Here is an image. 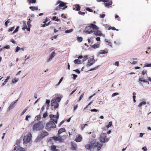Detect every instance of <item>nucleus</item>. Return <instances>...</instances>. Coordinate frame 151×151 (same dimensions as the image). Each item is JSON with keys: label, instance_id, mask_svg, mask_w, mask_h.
<instances>
[{"label": "nucleus", "instance_id": "38", "mask_svg": "<svg viewBox=\"0 0 151 151\" xmlns=\"http://www.w3.org/2000/svg\"><path fill=\"white\" fill-rule=\"evenodd\" d=\"M73 31V29H70L67 30L65 31V32L66 33H69Z\"/></svg>", "mask_w": 151, "mask_h": 151}, {"label": "nucleus", "instance_id": "49", "mask_svg": "<svg viewBox=\"0 0 151 151\" xmlns=\"http://www.w3.org/2000/svg\"><path fill=\"white\" fill-rule=\"evenodd\" d=\"M105 41L106 42L108 43V45H109L110 46H111V42H110L108 41V40L107 39H105Z\"/></svg>", "mask_w": 151, "mask_h": 151}, {"label": "nucleus", "instance_id": "6", "mask_svg": "<svg viewBox=\"0 0 151 151\" xmlns=\"http://www.w3.org/2000/svg\"><path fill=\"white\" fill-rule=\"evenodd\" d=\"M32 137V134L30 133H29L24 136L23 139V143L26 144L30 142Z\"/></svg>", "mask_w": 151, "mask_h": 151}, {"label": "nucleus", "instance_id": "18", "mask_svg": "<svg viewBox=\"0 0 151 151\" xmlns=\"http://www.w3.org/2000/svg\"><path fill=\"white\" fill-rule=\"evenodd\" d=\"M50 149L51 151H60L59 149H56V146L55 145L51 146Z\"/></svg>", "mask_w": 151, "mask_h": 151}, {"label": "nucleus", "instance_id": "20", "mask_svg": "<svg viewBox=\"0 0 151 151\" xmlns=\"http://www.w3.org/2000/svg\"><path fill=\"white\" fill-rule=\"evenodd\" d=\"M65 131V129L64 128H62L58 130V135H60L61 133Z\"/></svg>", "mask_w": 151, "mask_h": 151}, {"label": "nucleus", "instance_id": "45", "mask_svg": "<svg viewBox=\"0 0 151 151\" xmlns=\"http://www.w3.org/2000/svg\"><path fill=\"white\" fill-rule=\"evenodd\" d=\"M50 22H49L48 23H46L45 24H43L42 26V27H44L45 26H47L49 25L50 24Z\"/></svg>", "mask_w": 151, "mask_h": 151}, {"label": "nucleus", "instance_id": "13", "mask_svg": "<svg viewBox=\"0 0 151 151\" xmlns=\"http://www.w3.org/2000/svg\"><path fill=\"white\" fill-rule=\"evenodd\" d=\"M53 138L55 141H58L59 142H62L63 141L62 137L60 136H59L58 137H53Z\"/></svg>", "mask_w": 151, "mask_h": 151}, {"label": "nucleus", "instance_id": "39", "mask_svg": "<svg viewBox=\"0 0 151 151\" xmlns=\"http://www.w3.org/2000/svg\"><path fill=\"white\" fill-rule=\"evenodd\" d=\"M28 109V107H27L23 111L21 114V115H23Z\"/></svg>", "mask_w": 151, "mask_h": 151}, {"label": "nucleus", "instance_id": "8", "mask_svg": "<svg viewBox=\"0 0 151 151\" xmlns=\"http://www.w3.org/2000/svg\"><path fill=\"white\" fill-rule=\"evenodd\" d=\"M49 116L51 119L52 121H53L55 124L57 123L58 119V118L59 117L58 112V111L57 112V116L53 115L52 114H50L49 115Z\"/></svg>", "mask_w": 151, "mask_h": 151}, {"label": "nucleus", "instance_id": "12", "mask_svg": "<svg viewBox=\"0 0 151 151\" xmlns=\"http://www.w3.org/2000/svg\"><path fill=\"white\" fill-rule=\"evenodd\" d=\"M26 149L25 148H22L19 146H16L14 148V150L13 151H25Z\"/></svg>", "mask_w": 151, "mask_h": 151}, {"label": "nucleus", "instance_id": "51", "mask_svg": "<svg viewBox=\"0 0 151 151\" xmlns=\"http://www.w3.org/2000/svg\"><path fill=\"white\" fill-rule=\"evenodd\" d=\"M119 93H114L112 94V96L114 97L116 95H119Z\"/></svg>", "mask_w": 151, "mask_h": 151}, {"label": "nucleus", "instance_id": "34", "mask_svg": "<svg viewBox=\"0 0 151 151\" xmlns=\"http://www.w3.org/2000/svg\"><path fill=\"white\" fill-rule=\"evenodd\" d=\"M99 45L97 44H94L92 46L93 48H96L99 47Z\"/></svg>", "mask_w": 151, "mask_h": 151}, {"label": "nucleus", "instance_id": "5", "mask_svg": "<svg viewBox=\"0 0 151 151\" xmlns=\"http://www.w3.org/2000/svg\"><path fill=\"white\" fill-rule=\"evenodd\" d=\"M56 127L55 124L54 122L50 121L47 123L45 128L47 131H50L52 128H55Z\"/></svg>", "mask_w": 151, "mask_h": 151}, {"label": "nucleus", "instance_id": "15", "mask_svg": "<svg viewBox=\"0 0 151 151\" xmlns=\"http://www.w3.org/2000/svg\"><path fill=\"white\" fill-rule=\"evenodd\" d=\"M94 63V62L93 61V59H89L88 60V63L86 65V66L87 67L90 66L92 65Z\"/></svg>", "mask_w": 151, "mask_h": 151}, {"label": "nucleus", "instance_id": "37", "mask_svg": "<svg viewBox=\"0 0 151 151\" xmlns=\"http://www.w3.org/2000/svg\"><path fill=\"white\" fill-rule=\"evenodd\" d=\"M77 40L79 42H81L82 41L83 39L81 37H77Z\"/></svg>", "mask_w": 151, "mask_h": 151}, {"label": "nucleus", "instance_id": "59", "mask_svg": "<svg viewBox=\"0 0 151 151\" xmlns=\"http://www.w3.org/2000/svg\"><path fill=\"white\" fill-rule=\"evenodd\" d=\"M83 95H84V93H82L81 95V96H80V98H79V99L78 100V101H79L80 100H81L82 98L83 97Z\"/></svg>", "mask_w": 151, "mask_h": 151}, {"label": "nucleus", "instance_id": "10", "mask_svg": "<svg viewBox=\"0 0 151 151\" xmlns=\"http://www.w3.org/2000/svg\"><path fill=\"white\" fill-rule=\"evenodd\" d=\"M99 28L97 26V28L94 29L93 30V34L96 36H101L102 35L101 31L99 30Z\"/></svg>", "mask_w": 151, "mask_h": 151}, {"label": "nucleus", "instance_id": "40", "mask_svg": "<svg viewBox=\"0 0 151 151\" xmlns=\"http://www.w3.org/2000/svg\"><path fill=\"white\" fill-rule=\"evenodd\" d=\"M19 28V26H17L16 28L15 29L14 31L13 32V33H14L16 32H17L18 31V29Z\"/></svg>", "mask_w": 151, "mask_h": 151}, {"label": "nucleus", "instance_id": "27", "mask_svg": "<svg viewBox=\"0 0 151 151\" xmlns=\"http://www.w3.org/2000/svg\"><path fill=\"white\" fill-rule=\"evenodd\" d=\"M146 104V102L145 101H143L140 102L138 105V107H140L142 105H145Z\"/></svg>", "mask_w": 151, "mask_h": 151}, {"label": "nucleus", "instance_id": "2", "mask_svg": "<svg viewBox=\"0 0 151 151\" xmlns=\"http://www.w3.org/2000/svg\"><path fill=\"white\" fill-rule=\"evenodd\" d=\"M89 24L85 28L84 32L86 34H91L93 32L94 29L97 28V26L94 24L91 23Z\"/></svg>", "mask_w": 151, "mask_h": 151}, {"label": "nucleus", "instance_id": "64", "mask_svg": "<svg viewBox=\"0 0 151 151\" xmlns=\"http://www.w3.org/2000/svg\"><path fill=\"white\" fill-rule=\"evenodd\" d=\"M114 64L115 65L119 66V63L118 61L116 62Z\"/></svg>", "mask_w": 151, "mask_h": 151}, {"label": "nucleus", "instance_id": "53", "mask_svg": "<svg viewBox=\"0 0 151 151\" xmlns=\"http://www.w3.org/2000/svg\"><path fill=\"white\" fill-rule=\"evenodd\" d=\"M20 49V48L19 47L17 46L16 47V51H15L16 52H18L19 51V50Z\"/></svg>", "mask_w": 151, "mask_h": 151}, {"label": "nucleus", "instance_id": "1", "mask_svg": "<svg viewBox=\"0 0 151 151\" xmlns=\"http://www.w3.org/2000/svg\"><path fill=\"white\" fill-rule=\"evenodd\" d=\"M102 145L96 142V139L90 140L88 143L85 145V147L87 150L91 151L95 147H97L98 150H99L101 148Z\"/></svg>", "mask_w": 151, "mask_h": 151}, {"label": "nucleus", "instance_id": "26", "mask_svg": "<svg viewBox=\"0 0 151 151\" xmlns=\"http://www.w3.org/2000/svg\"><path fill=\"white\" fill-rule=\"evenodd\" d=\"M74 63L75 64H80L81 63V61L78 59H76L74 61Z\"/></svg>", "mask_w": 151, "mask_h": 151}, {"label": "nucleus", "instance_id": "25", "mask_svg": "<svg viewBox=\"0 0 151 151\" xmlns=\"http://www.w3.org/2000/svg\"><path fill=\"white\" fill-rule=\"evenodd\" d=\"M27 1H28L29 4H31L35 3L36 2V0H28Z\"/></svg>", "mask_w": 151, "mask_h": 151}, {"label": "nucleus", "instance_id": "44", "mask_svg": "<svg viewBox=\"0 0 151 151\" xmlns=\"http://www.w3.org/2000/svg\"><path fill=\"white\" fill-rule=\"evenodd\" d=\"M15 28V26H13L9 30V32H11L13 31Z\"/></svg>", "mask_w": 151, "mask_h": 151}, {"label": "nucleus", "instance_id": "60", "mask_svg": "<svg viewBox=\"0 0 151 151\" xmlns=\"http://www.w3.org/2000/svg\"><path fill=\"white\" fill-rule=\"evenodd\" d=\"M105 14H100V17L102 18H104L105 17Z\"/></svg>", "mask_w": 151, "mask_h": 151}, {"label": "nucleus", "instance_id": "33", "mask_svg": "<svg viewBox=\"0 0 151 151\" xmlns=\"http://www.w3.org/2000/svg\"><path fill=\"white\" fill-rule=\"evenodd\" d=\"M106 52H106V51L105 50H101L99 52V54H105Z\"/></svg>", "mask_w": 151, "mask_h": 151}, {"label": "nucleus", "instance_id": "52", "mask_svg": "<svg viewBox=\"0 0 151 151\" xmlns=\"http://www.w3.org/2000/svg\"><path fill=\"white\" fill-rule=\"evenodd\" d=\"M63 79V77H62L60 79L59 81V82L57 84V85H59L60 83L61 82V81H62Z\"/></svg>", "mask_w": 151, "mask_h": 151}, {"label": "nucleus", "instance_id": "61", "mask_svg": "<svg viewBox=\"0 0 151 151\" xmlns=\"http://www.w3.org/2000/svg\"><path fill=\"white\" fill-rule=\"evenodd\" d=\"M30 116L27 115L25 119L27 121H28V118H30Z\"/></svg>", "mask_w": 151, "mask_h": 151}, {"label": "nucleus", "instance_id": "4", "mask_svg": "<svg viewBox=\"0 0 151 151\" xmlns=\"http://www.w3.org/2000/svg\"><path fill=\"white\" fill-rule=\"evenodd\" d=\"M44 128V125L41 122L34 124L33 126V129L34 131H40L42 129Z\"/></svg>", "mask_w": 151, "mask_h": 151}, {"label": "nucleus", "instance_id": "30", "mask_svg": "<svg viewBox=\"0 0 151 151\" xmlns=\"http://www.w3.org/2000/svg\"><path fill=\"white\" fill-rule=\"evenodd\" d=\"M18 78H15L12 79V82L13 83H15L18 81Z\"/></svg>", "mask_w": 151, "mask_h": 151}, {"label": "nucleus", "instance_id": "46", "mask_svg": "<svg viewBox=\"0 0 151 151\" xmlns=\"http://www.w3.org/2000/svg\"><path fill=\"white\" fill-rule=\"evenodd\" d=\"M151 67V63L149 64H146L145 65V66L143 67V68L145 67Z\"/></svg>", "mask_w": 151, "mask_h": 151}, {"label": "nucleus", "instance_id": "32", "mask_svg": "<svg viewBox=\"0 0 151 151\" xmlns=\"http://www.w3.org/2000/svg\"><path fill=\"white\" fill-rule=\"evenodd\" d=\"M139 81H143V82L145 83H149L148 82L145 80H143V78H139Z\"/></svg>", "mask_w": 151, "mask_h": 151}, {"label": "nucleus", "instance_id": "63", "mask_svg": "<svg viewBox=\"0 0 151 151\" xmlns=\"http://www.w3.org/2000/svg\"><path fill=\"white\" fill-rule=\"evenodd\" d=\"M73 71L76 72L78 74H79L80 73V71L78 69H76L75 70H74Z\"/></svg>", "mask_w": 151, "mask_h": 151}, {"label": "nucleus", "instance_id": "56", "mask_svg": "<svg viewBox=\"0 0 151 151\" xmlns=\"http://www.w3.org/2000/svg\"><path fill=\"white\" fill-rule=\"evenodd\" d=\"M142 149L143 150V151H146L147 150L146 147H144L142 148Z\"/></svg>", "mask_w": 151, "mask_h": 151}, {"label": "nucleus", "instance_id": "29", "mask_svg": "<svg viewBox=\"0 0 151 151\" xmlns=\"http://www.w3.org/2000/svg\"><path fill=\"white\" fill-rule=\"evenodd\" d=\"M111 29L112 30H116V31H118L119 30L118 29H116L114 27H111V26H110L108 28V30H110Z\"/></svg>", "mask_w": 151, "mask_h": 151}, {"label": "nucleus", "instance_id": "9", "mask_svg": "<svg viewBox=\"0 0 151 151\" xmlns=\"http://www.w3.org/2000/svg\"><path fill=\"white\" fill-rule=\"evenodd\" d=\"M49 134L47 132L45 131H42L40 136H38L37 138V140H40L42 138H43L44 137H45L47 136Z\"/></svg>", "mask_w": 151, "mask_h": 151}, {"label": "nucleus", "instance_id": "21", "mask_svg": "<svg viewBox=\"0 0 151 151\" xmlns=\"http://www.w3.org/2000/svg\"><path fill=\"white\" fill-rule=\"evenodd\" d=\"M52 106H54V108L55 109H56L59 106V104L58 103H56L55 102H52Z\"/></svg>", "mask_w": 151, "mask_h": 151}, {"label": "nucleus", "instance_id": "36", "mask_svg": "<svg viewBox=\"0 0 151 151\" xmlns=\"http://www.w3.org/2000/svg\"><path fill=\"white\" fill-rule=\"evenodd\" d=\"M112 125V122H109V124L106 126V127L108 128L111 127Z\"/></svg>", "mask_w": 151, "mask_h": 151}, {"label": "nucleus", "instance_id": "23", "mask_svg": "<svg viewBox=\"0 0 151 151\" xmlns=\"http://www.w3.org/2000/svg\"><path fill=\"white\" fill-rule=\"evenodd\" d=\"M21 142V139H18L16 140V145L17 146H19Z\"/></svg>", "mask_w": 151, "mask_h": 151}, {"label": "nucleus", "instance_id": "3", "mask_svg": "<svg viewBox=\"0 0 151 151\" xmlns=\"http://www.w3.org/2000/svg\"><path fill=\"white\" fill-rule=\"evenodd\" d=\"M60 4L58 6H56L55 9L56 11H59L62 9L63 10H64L67 6H66V3L60 1H58L55 4V6L58 5Z\"/></svg>", "mask_w": 151, "mask_h": 151}, {"label": "nucleus", "instance_id": "55", "mask_svg": "<svg viewBox=\"0 0 151 151\" xmlns=\"http://www.w3.org/2000/svg\"><path fill=\"white\" fill-rule=\"evenodd\" d=\"M78 13H79V14L81 15H84V14H85V12H81V11H79L78 12Z\"/></svg>", "mask_w": 151, "mask_h": 151}, {"label": "nucleus", "instance_id": "57", "mask_svg": "<svg viewBox=\"0 0 151 151\" xmlns=\"http://www.w3.org/2000/svg\"><path fill=\"white\" fill-rule=\"evenodd\" d=\"M47 113H44L43 115V118H46L47 116Z\"/></svg>", "mask_w": 151, "mask_h": 151}, {"label": "nucleus", "instance_id": "62", "mask_svg": "<svg viewBox=\"0 0 151 151\" xmlns=\"http://www.w3.org/2000/svg\"><path fill=\"white\" fill-rule=\"evenodd\" d=\"M78 107V104H76V105H75L73 109V111H74Z\"/></svg>", "mask_w": 151, "mask_h": 151}, {"label": "nucleus", "instance_id": "54", "mask_svg": "<svg viewBox=\"0 0 151 151\" xmlns=\"http://www.w3.org/2000/svg\"><path fill=\"white\" fill-rule=\"evenodd\" d=\"M85 127V126H84L83 124H81V128L82 130H83Z\"/></svg>", "mask_w": 151, "mask_h": 151}, {"label": "nucleus", "instance_id": "48", "mask_svg": "<svg viewBox=\"0 0 151 151\" xmlns=\"http://www.w3.org/2000/svg\"><path fill=\"white\" fill-rule=\"evenodd\" d=\"M52 140H54L53 137H50L49 138V139L48 140V141L49 142H52Z\"/></svg>", "mask_w": 151, "mask_h": 151}, {"label": "nucleus", "instance_id": "11", "mask_svg": "<svg viewBox=\"0 0 151 151\" xmlns=\"http://www.w3.org/2000/svg\"><path fill=\"white\" fill-rule=\"evenodd\" d=\"M102 2L105 3L104 4L106 7H109L112 4V2L111 0H102Z\"/></svg>", "mask_w": 151, "mask_h": 151}, {"label": "nucleus", "instance_id": "24", "mask_svg": "<svg viewBox=\"0 0 151 151\" xmlns=\"http://www.w3.org/2000/svg\"><path fill=\"white\" fill-rule=\"evenodd\" d=\"M23 23L24 26L22 27V29L23 30H24L27 28V26L26 25V22L25 21H23Z\"/></svg>", "mask_w": 151, "mask_h": 151}, {"label": "nucleus", "instance_id": "14", "mask_svg": "<svg viewBox=\"0 0 151 151\" xmlns=\"http://www.w3.org/2000/svg\"><path fill=\"white\" fill-rule=\"evenodd\" d=\"M82 140V136L80 134H78V136L76 137V138L75 141L76 142H81Z\"/></svg>", "mask_w": 151, "mask_h": 151}, {"label": "nucleus", "instance_id": "47", "mask_svg": "<svg viewBox=\"0 0 151 151\" xmlns=\"http://www.w3.org/2000/svg\"><path fill=\"white\" fill-rule=\"evenodd\" d=\"M86 10L89 12H93V10L89 8H87L86 9Z\"/></svg>", "mask_w": 151, "mask_h": 151}, {"label": "nucleus", "instance_id": "17", "mask_svg": "<svg viewBox=\"0 0 151 151\" xmlns=\"http://www.w3.org/2000/svg\"><path fill=\"white\" fill-rule=\"evenodd\" d=\"M77 147V145L76 144L72 143L71 144V149L73 150H76Z\"/></svg>", "mask_w": 151, "mask_h": 151}, {"label": "nucleus", "instance_id": "43", "mask_svg": "<svg viewBox=\"0 0 151 151\" xmlns=\"http://www.w3.org/2000/svg\"><path fill=\"white\" fill-rule=\"evenodd\" d=\"M98 66L96 67H95V68H92L89 70H88V71H92V70H96L97 69V68H98Z\"/></svg>", "mask_w": 151, "mask_h": 151}, {"label": "nucleus", "instance_id": "50", "mask_svg": "<svg viewBox=\"0 0 151 151\" xmlns=\"http://www.w3.org/2000/svg\"><path fill=\"white\" fill-rule=\"evenodd\" d=\"M72 75H73V79L74 80H75L76 78V77H77V76L76 75L73 74H72Z\"/></svg>", "mask_w": 151, "mask_h": 151}, {"label": "nucleus", "instance_id": "41", "mask_svg": "<svg viewBox=\"0 0 151 151\" xmlns=\"http://www.w3.org/2000/svg\"><path fill=\"white\" fill-rule=\"evenodd\" d=\"M36 117V120L37 121L40 120L41 118V116L40 115H37Z\"/></svg>", "mask_w": 151, "mask_h": 151}, {"label": "nucleus", "instance_id": "35", "mask_svg": "<svg viewBox=\"0 0 151 151\" xmlns=\"http://www.w3.org/2000/svg\"><path fill=\"white\" fill-rule=\"evenodd\" d=\"M88 59V56L87 55H84L83 58V61H85L87 60Z\"/></svg>", "mask_w": 151, "mask_h": 151}, {"label": "nucleus", "instance_id": "58", "mask_svg": "<svg viewBox=\"0 0 151 151\" xmlns=\"http://www.w3.org/2000/svg\"><path fill=\"white\" fill-rule=\"evenodd\" d=\"M90 111L91 112H97L98 111V110L95 109H91Z\"/></svg>", "mask_w": 151, "mask_h": 151}, {"label": "nucleus", "instance_id": "42", "mask_svg": "<svg viewBox=\"0 0 151 151\" xmlns=\"http://www.w3.org/2000/svg\"><path fill=\"white\" fill-rule=\"evenodd\" d=\"M147 71L146 70H143L142 72V73L143 75H145V74H147Z\"/></svg>", "mask_w": 151, "mask_h": 151}, {"label": "nucleus", "instance_id": "22", "mask_svg": "<svg viewBox=\"0 0 151 151\" xmlns=\"http://www.w3.org/2000/svg\"><path fill=\"white\" fill-rule=\"evenodd\" d=\"M29 8L32 11H37L38 10V8L37 6H31Z\"/></svg>", "mask_w": 151, "mask_h": 151}, {"label": "nucleus", "instance_id": "31", "mask_svg": "<svg viewBox=\"0 0 151 151\" xmlns=\"http://www.w3.org/2000/svg\"><path fill=\"white\" fill-rule=\"evenodd\" d=\"M133 96V101L134 102H136V96L135 95H136V93L135 92H133L132 93Z\"/></svg>", "mask_w": 151, "mask_h": 151}, {"label": "nucleus", "instance_id": "16", "mask_svg": "<svg viewBox=\"0 0 151 151\" xmlns=\"http://www.w3.org/2000/svg\"><path fill=\"white\" fill-rule=\"evenodd\" d=\"M73 9L74 10H76V11H78L80 10L81 7L79 5L76 4L73 6Z\"/></svg>", "mask_w": 151, "mask_h": 151}, {"label": "nucleus", "instance_id": "19", "mask_svg": "<svg viewBox=\"0 0 151 151\" xmlns=\"http://www.w3.org/2000/svg\"><path fill=\"white\" fill-rule=\"evenodd\" d=\"M55 55V52H52L49 58L47 60V62H49Z\"/></svg>", "mask_w": 151, "mask_h": 151}, {"label": "nucleus", "instance_id": "7", "mask_svg": "<svg viewBox=\"0 0 151 151\" xmlns=\"http://www.w3.org/2000/svg\"><path fill=\"white\" fill-rule=\"evenodd\" d=\"M106 133H101L99 139L101 142H105L109 140V139L106 138Z\"/></svg>", "mask_w": 151, "mask_h": 151}, {"label": "nucleus", "instance_id": "28", "mask_svg": "<svg viewBox=\"0 0 151 151\" xmlns=\"http://www.w3.org/2000/svg\"><path fill=\"white\" fill-rule=\"evenodd\" d=\"M15 103V102L14 103H12L9 106V110L12 109L14 107V104Z\"/></svg>", "mask_w": 151, "mask_h": 151}]
</instances>
